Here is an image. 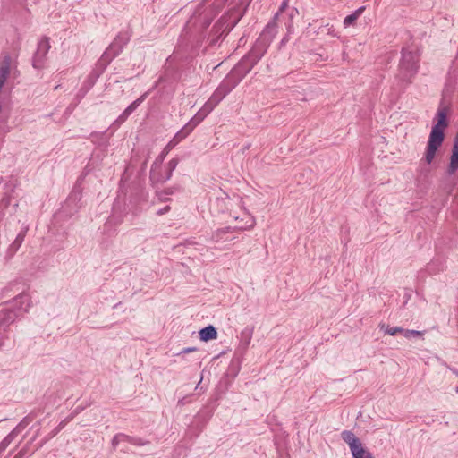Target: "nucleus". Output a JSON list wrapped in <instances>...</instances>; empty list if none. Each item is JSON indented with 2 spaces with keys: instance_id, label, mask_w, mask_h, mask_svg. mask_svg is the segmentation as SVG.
Here are the masks:
<instances>
[{
  "instance_id": "9",
  "label": "nucleus",
  "mask_w": 458,
  "mask_h": 458,
  "mask_svg": "<svg viewBox=\"0 0 458 458\" xmlns=\"http://www.w3.org/2000/svg\"><path fill=\"white\" fill-rule=\"evenodd\" d=\"M208 103H205V105L202 106V108L195 114L193 118L191 119V121L188 123L189 124H191V128H195L198 124H199L205 117L213 110Z\"/></svg>"
},
{
  "instance_id": "15",
  "label": "nucleus",
  "mask_w": 458,
  "mask_h": 458,
  "mask_svg": "<svg viewBox=\"0 0 458 458\" xmlns=\"http://www.w3.org/2000/svg\"><path fill=\"white\" fill-rule=\"evenodd\" d=\"M50 48V44H49V41L48 39H42L39 44H38V50H37V53L36 55H40V53L41 52H46L47 53L48 50Z\"/></svg>"
},
{
  "instance_id": "21",
  "label": "nucleus",
  "mask_w": 458,
  "mask_h": 458,
  "mask_svg": "<svg viewBox=\"0 0 458 458\" xmlns=\"http://www.w3.org/2000/svg\"><path fill=\"white\" fill-rule=\"evenodd\" d=\"M114 47V45H112V46L109 47V49H107V50L105 52V54L103 55V58H104V59H106V58H109V57H110V58H112V57H114V55H116L119 53V51H120V50L118 49V50L114 51L113 55H111V52L113 51Z\"/></svg>"
},
{
  "instance_id": "19",
  "label": "nucleus",
  "mask_w": 458,
  "mask_h": 458,
  "mask_svg": "<svg viewBox=\"0 0 458 458\" xmlns=\"http://www.w3.org/2000/svg\"><path fill=\"white\" fill-rule=\"evenodd\" d=\"M403 329L399 327H387L386 329V334L390 335H395L398 333H403Z\"/></svg>"
},
{
  "instance_id": "26",
  "label": "nucleus",
  "mask_w": 458,
  "mask_h": 458,
  "mask_svg": "<svg viewBox=\"0 0 458 458\" xmlns=\"http://www.w3.org/2000/svg\"><path fill=\"white\" fill-rule=\"evenodd\" d=\"M174 147H169V142L167 143V145L165 146V148H164V150L165 151V153L168 154V152L174 148Z\"/></svg>"
},
{
  "instance_id": "24",
  "label": "nucleus",
  "mask_w": 458,
  "mask_h": 458,
  "mask_svg": "<svg viewBox=\"0 0 458 458\" xmlns=\"http://www.w3.org/2000/svg\"><path fill=\"white\" fill-rule=\"evenodd\" d=\"M287 6V1H284L280 6L279 12H283Z\"/></svg>"
},
{
  "instance_id": "17",
  "label": "nucleus",
  "mask_w": 458,
  "mask_h": 458,
  "mask_svg": "<svg viewBox=\"0 0 458 458\" xmlns=\"http://www.w3.org/2000/svg\"><path fill=\"white\" fill-rule=\"evenodd\" d=\"M46 57L43 55H35L33 59V66L37 69H41L44 66Z\"/></svg>"
},
{
  "instance_id": "22",
  "label": "nucleus",
  "mask_w": 458,
  "mask_h": 458,
  "mask_svg": "<svg viewBox=\"0 0 458 458\" xmlns=\"http://www.w3.org/2000/svg\"><path fill=\"white\" fill-rule=\"evenodd\" d=\"M125 437L124 436H122V435H118V436H115L113 439V445H116L117 443L119 442V440L121 438H124Z\"/></svg>"
},
{
  "instance_id": "18",
  "label": "nucleus",
  "mask_w": 458,
  "mask_h": 458,
  "mask_svg": "<svg viewBox=\"0 0 458 458\" xmlns=\"http://www.w3.org/2000/svg\"><path fill=\"white\" fill-rule=\"evenodd\" d=\"M403 335L406 338H411V336H420V335H422V332H420V331L409 330V329H403Z\"/></svg>"
},
{
  "instance_id": "31",
  "label": "nucleus",
  "mask_w": 458,
  "mask_h": 458,
  "mask_svg": "<svg viewBox=\"0 0 458 458\" xmlns=\"http://www.w3.org/2000/svg\"><path fill=\"white\" fill-rule=\"evenodd\" d=\"M254 226V221H252L251 225H250V228Z\"/></svg>"
},
{
  "instance_id": "29",
  "label": "nucleus",
  "mask_w": 458,
  "mask_h": 458,
  "mask_svg": "<svg viewBox=\"0 0 458 458\" xmlns=\"http://www.w3.org/2000/svg\"><path fill=\"white\" fill-rule=\"evenodd\" d=\"M388 327V326H386L385 324H380V325H379L380 329H381V330H384V332H385V333H386V327Z\"/></svg>"
},
{
  "instance_id": "27",
  "label": "nucleus",
  "mask_w": 458,
  "mask_h": 458,
  "mask_svg": "<svg viewBox=\"0 0 458 458\" xmlns=\"http://www.w3.org/2000/svg\"><path fill=\"white\" fill-rule=\"evenodd\" d=\"M167 155V153H165V150H163V152L161 153L160 155V163L164 160L165 157Z\"/></svg>"
},
{
  "instance_id": "32",
  "label": "nucleus",
  "mask_w": 458,
  "mask_h": 458,
  "mask_svg": "<svg viewBox=\"0 0 458 458\" xmlns=\"http://www.w3.org/2000/svg\"><path fill=\"white\" fill-rule=\"evenodd\" d=\"M278 14H279V12L276 13L275 19H276L278 17Z\"/></svg>"
},
{
  "instance_id": "10",
  "label": "nucleus",
  "mask_w": 458,
  "mask_h": 458,
  "mask_svg": "<svg viewBox=\"0 0 458 458\" xmlns=\"http://www.w3.org/2000/svg\"><path fill=\"white\" fill-rule=\"evenodd\" d=\"M208 103H205V105L202 106V108L195 114L193 118L191 119V121L188 123L189 124H191V128H195L198 124H199L205 117L213 110Z\"/></svg>"
},
{
  "instance_id": "13",
  "label": "nucleus",
  "mask_w": 458,
  "mask_h": 458,
  "mask_svg": "<svg viewBox=\"0 0 458 458\" xmlns=\"http://www.w3.org/2000/svg\"><path fill=\"white\" fill-rule=\"evenodd\" d=\"M365 7H360L358 8L353 13L346 16L344 20V27H349L358 20V18L364 12Z\"/></svg>"
},
{
  "instance_id": "7",
  "label": "nucleus",
  "mask_w": 458,
  "mask_h": 458,
  "mask_svg": "<svg viewBox=\"0 0 458 458\" xmlns=\"http://www.w3.org/2000/svg\"><path fill=\"white\" fill-rule=\"evenodd\" d=\"M148 93L143 94L140 98L133 101L116 119L114 123L120 125L126 121L129 115L144 101Z\"/></svg>"
},
{
  "instance_id": "11",
  "label": "nucleus",
  "mask_w": 458,
  "mask_h": 458,
  "mask_svg": "<svg viewBox=\"0 0 458 458\" xmlns=\"http://www.w3.org/2000/svg\"><path fill=\"white\" fill-rule=\"evenodd\" d=\"M194 129L191 124L187 123L183 126L169 141V147H175L179 142L185 139Z\"/></svg>"
},
{
  "instance_id": "3",
  "label": "nucleus",
  "mask_w": 458,
  "mask_h": 458,
  "mask_svg": "<svg viewBox=\"0 0 458 458\" xmlns=\"http://www.w3.org/2000/svg\"><path fill=\"white\" fill-rule=\"evenodd\" d=\"M419 58L411 51H404L399 65V77L402 81L410 82L411 79L417 73Z\"/></svg>"
},
{
  "instance_id": "1",
  "label": "nucleus",
  "mask_w": 458,
  "mask_h": 458,
  "mask_svg": "<svg viewBox=\"0 0 458 458\" xmlns=\"http://www.w3.org/2000/svg\"><path fill=\"white\" fill-rule=\"evenodd\" d=\"M434 121L435 123L429 133L423 157L427 165H430L434 161L437 152L445 140V131L448 126L445 109H438Z\"/></svg>"
},
{
  "instance_id": "12",
  "label": "nucleus",
  "mask_w": 458,
  "mask_h": 458,
  "mask_svg": "<svg viewBox=\"0 0 458 458\" xmlns=\"http://www.w3.org/2000/svg\"><path fill=\"white\" fill-rule=\"evenodd\" d=\"M201 341L208 342L217 338V331L213 326H208L199 331Z\"/></svg>"
},
{
  "instance_id": "20",
  "label": "nucleus",
  "mask_w": 458,
  "mask_h": 458,
  "mask_svg": "<svg viewBox=\"0 0 458 458\" xmlns=\"http://www.w3.org/2000/svg\"><path fill=\"white\" fill-rule=\"evenodd\" d=\"M177 164H178V162H177L176 159H172V160L169 161V163H168L169 171L167 173V175L165 177V180H167V179L170 178L171 174L175 169Z\"/></svg>"
},
{
  "instance_id": "30",
  "label": "nucleus",
  "mask_w": 458,
  "mask_h": 458,
  "mask_svg": "<svg viewBox=\"0 0 458 458\" xmlns=\"http://www.w3.org/2000/svg\"><path fill=\"white\" fill-rule=\"evenodd\" d=\"M47 53H46V52H41V53H40V55H43V57H46V56H47Z\"/></svg>"
},
{
  "instance_id": "5",
  "label": "nucleus",
  "mask_w": 458,
  "mask_h": 458,
  "mask_svg": "<svg viewBox=\"0 0 458 458\" xmlns=\"http://www.w3.org/2000/svg\"><path fill=\"white\" fill-rule=\"evenodd\" d=\"M235 84L229 85L224 81L212 94V96L206 102L212 108H215L218 103L234 88Z\"/></svg>"
},
{
  "instance_id": "14",
  "label": "nucleus",
  "mask_w": 458,
  "mask_h": 458,
  "mask_svg": "<svg viewBox=\"0 0 458 458\" xmlns=\"http://www.w3.org/2000/svg\"><path fill=\"white\" fill-rule=\"evenodd\" d=\"M16 435L17 429H14L0 443V453L10 445V443L14 439Z\"/></svg>"
},
{
  "instance_id": "6",
  "label": "nucleus",
  "mask_w": 458,
  "mask_h": 458,
  "mask_svg": "<svg viewBox=\"0 0 458 458\" xmlns=\"http://www.w3.org/2000/svg\"><path fill=\"white\" fill-rule=\"evenodd\" d=\"M235 84L229 85L224 81L212 94V96L206 102L212 108H215L218 103L234 88Z\"/></svg>"
},
{
  "instance_id": "8",
  "label": "nucleus",
  "mask_w": 458,
  "mask_h": 458,
  "mask_svg": "<svg viewBox=\"0 0 458 458\" xmlns=\"http://www.w3.org/2000/svg\"><path fill=\"white\" fill-rule=\"evenodd\" d=\"M458 169V131L454 138V142L452 149V154L450 157V163L447 168V173L449 174H454Z\"/></svg>"
},
{
  "instance_id": "25",
  "label": "nucleus",
  "mask_w": 458,
  "mask_h": 458,
  "mask_svg": "<svg viewBox=\"0 0 458 458\" xmlns=\"http://www.w3.org/2000/svg\"><path fill=\"white\" fill-rule=\"evenodd\" d=\"M195 350H196V348H186V349H184V350L182 352V353H187V352H193V351H195Z\"/></svg>"
},
{
  "instance_id": "23",
  "label": "nucleus",
  "mask_w": 458,
  "mask_h": 458,
  "mask_svg": "<svg viewBox=\"0 0 458 458\" xmlns=\"http://www.w3.org/2000/svg\"><path fill=\"white\" fill-rule=\"evenodd\" d=\"M169 210H170V207L166 206L164 208L158 210L157 213V215H163V214L168 212Z\"/></svg>"
},
{
  "instance_id": "28",
  "label": "nucleus",
  "mask_w": 458,
  "mask_h": 458,
  "mask_svg": "<svg viewBox=\"0 0 458 458\" xmlns=\"http://www.w3.org/2000/svg\"><path fill=\"white\" fill-rule=\"evenodd\" d=\"M250 339H251V334L250 333V334H248L247 338H246V343H245L246 346L250 344Z\"/></svg>"
},
{
  "instance_id": "4",
  "label": "nucleus",
  "mask_w": 458,
  "mask_h": 458,
  "mask_svg": "<svg viewBox=\"0 0 458 458\" xmlns=\"http://www.w3.org/2000/svg\"><path fill=\"white\" fill-rule=\"evenodd\" d=\"M342 439L348 445L352 458H370L372 454L367 450L360 439L351 430H344L341 433Z\"/></svg>"
},
{
  "instance_id": "16",
  "label": "nucleus",
  "mask_w": 458,
  "mask_h": 458,
  "mask_svg": "<svg viewBox=\"0 0 458 458\" xmlns=\"http://www.w3.org/2000/svg\"><path fill=\"white\" fill-rule=\"evenodd\" d=\"M275 27H276L275 21H273L272 23L267 24L266 29L264 30V31L262 33V36L266 37L267 35H269V39H271L274 37Z\"/></svg>"
},
{
  "instance_id": "2",
  "label": "nucleus",
  "mask_w": 458,
  "mask_h": 458,
  "mask_svg": "<svg viewBox=\"0 0 458 458\" xmlns=\"http://www.w3.org/2000/svg\"><path fill=\"white\" fill-rule=\"evenodd\" d=\"M30 306V298L27 293L17 296L10 307L4 308L1 312L4 314L0 318L2 324L13 322L20 314L26 312Z\"/></svg>"
}]
</instances>
